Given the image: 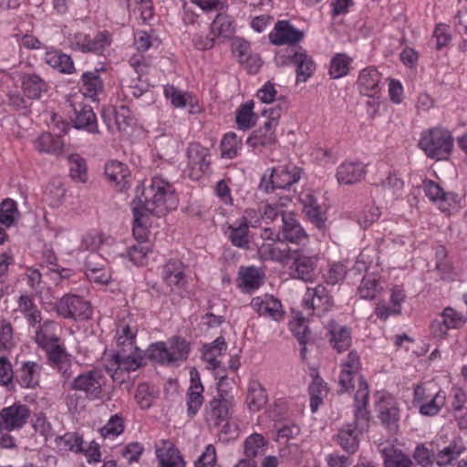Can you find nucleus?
Returning <instances> with one entry per match:
<instances>
[{
	"label": "nucleus",
	"instance_id": "nucleus-1",
	"mask_svg": "<svg viewBox=\"0 0 467 467\" xmlns=\"http://www.w3.org/2000/svg\"><path fill=\"white\" fill-rule=\"evenodd\" d=\"M368 385L363 377L358 379V389L355 395L354 421L343 425L335 436V441L348 454H354L359 447L358 433L367 431L369 427Z\"/></svg>",
	"mask_w": 467,
	"mask_h": 467
},
{
	"label": "nucleus",
	"instance_id": "nucleus-2",
	"mask_svg": "<svg viewBox=\"0 0 467 467\" xmlns=\"http://www.w3.org/2000/svg\"><path fill=\"white\" fill-rule=\"evenodd\" d=\"M136 192L132 205L140 206L149 214L161 217L177 207L174 187L160 177L152 178L147 187H137Z\"/></svg>",
	"mask_w": 467,
	"mask_h": 467
},
{
	"label": "nucleus",
	"instance_id": "nucleus-3",
	"mask_svg": "<svg viewBox=\"0 0 467 467\" xmlns=\"http://www.w3.org/2000/svg\"><path fill=\"white\" fill-rule=\"evenodd\" d=\"M418 145L429 158L447 160L452 150L453 140L449 130L432 128L422 131Z\"/></svg>",
	"mask_w": 467,
	"mask_h": 467
},
{
	"label": "nucleus",
	"instance_id": "nucleus-4",
	"mask_svg": "<svg viewBox=\"0 0 467 467\" xmlns=\"http://www.w3.org/2000/svg\"><path fill=\"white\" fill-rule=\"evenodd\" d=\"M225 380L226 376H220L217 383V395L206 408V420L215 427L230 418L234 407V398L228 397L227 391L221 389Z\"/></svg>",
	"mask_w": 467,
	"mask_h": 467
},
{
	"label": "nucleus",
	"instance_id": "nucleus-5",
	"mask_svg": "<svg viewBox=\"0 0 467 467\" xmlns=\"http://www.w3.org/2000/svg\"><path fill=\"white\" fill-rule=\"evenodd\" d=\"M57 313L67 319H88L92 315L90 305L81 296L65 295L56 304Z\"/></svg>",
	"mask_w": 467,
	"mask_h": 467
},
{
	"label": "nucleus",
	"instance_id": "nucleus-6",
	"mask_svg": "<svg viewBox=\"0 0 467 467\" xmlns=\"http://www.w3.org/2000/svg\"><path fill=\"white\" fill-rule=\"evenodd\" d=\"M441 320L431 323V333L434 337L444 338L450 329H459L467 322V317L451 306H446L441 313Z\"/></svg>",
	"mask_w": 467,
	"mask_h": 467
},
{
	"label": "nucleus",
	"instance_id": "nucleus-7",
	"mask_svg": "<svg viewBox=\"0 0 467 467\" xmlns=\"http://www.w3.org/2000/svg\"><path fill=\"white\" fill-rule=\"evenodd\" d=\"M376 411L386 430L396 434L399 431L400 409L395 399L389 394H381L376 403Z\"/></svg>",
	"mask_w": 467,
	"mask_h": 467
},
{
	"label": "nucleus",
	"instance_id": "nucleus-8",
	"mask_svg": "<svg viewBox=\"0 0 467 467\" xmlns=\"http://www.w3.org/2000/svg\"><path fill=\"white\" fill-rule=\"evenodd\" d=\"M305 309L321 317L330 311L334 306L333 297L323 285L315 287H307L303 298Z\"/></svg>",
	"mask_w": 467,
	"mask_h": 467
},
{
	"label": "nucleus",
	"instance_id": "nucleus-9",
	"mask_svg": "<svg viewBox=\"0 0 467 467\" xmlns=\"http://www.w3.org/2000/svg\"><path fill=\"white\" fill-rule=\"evenodd\" d=\"M102 374L99 370H88L79 374L70 383V389L85 394V398L94 400L102 395Z\"/></svg>",
	"mask_w": 467,
	"mask_h": 467
},
{
	"label": "nucleus",
	"instance_id": "nucleus-10",
	"mask_svg": "<svg viewBox=\"0 0 467 467\" xmlns=\"http://www.w3.org/2000/svg\"><path fill=\"white\" fill-rule=\"evenodd\" d=\"M290 260L293 264L290 267L293 278L300 279L306 283L313 282L317 276L316 269L318 257L306 255L302 249H294Z\"/></svg>",
	"mask_w": 467,
	"mask_h": 467
},
{
	"label": "nucleus",
	"instance_id": "nucleus-11",
	"mask_svg": "<svg viewBox=\"0 0 467 467\" xmlns=\"http://www.w3.org/2000/svg\"><path fill=\"white\" fill-rule=\"evenodd\" d=\"M188 168L191 170L189 176L198 180L202 174L210 171V150L198 142H192L187 149Z\"/></svg>",
	"mask_w": 467,
	"mask_h": 467
},
{
	"label": "nucleus",
	"instance_id": "nucleus-12",
	"mask_svg": "<svg viewBox=\"0 0 467 467\" xmlns=\"http://www.w3.org/2000/svg\"><path fill=\"white\" fill-rule=\"evenodd\" d=\"M30 417V410L26 405L14 403L0 410V429L6 431L22 429Z\"/></svg>",
	"mask_w": 467,
	"mask_h": 467
},
{
	"label": "nucleus",
	"instance_id": "nucleus-13",
	"mask_svg": "<svg viewBox=\"0 0 467 467\" xmlns=\"http://www.w3.org/2000/svg\"><path fill=\"white\" fill-rule=\"evenodd\" d=\"M111 367H115V373L119 371H135L144 365V356L140 348L130 349L121 347L112 354L110 359Z\"/></svg>",
	"mask_w": 467,
	"mask_h": 467
},
{
	"label": "nucleus",
	"instance_id": "nucleus-14",
	"mask_svg": "<svg viewBox=\"0 0 467 467\" xmlns=\"http://www.w3.org/2000/svg\"><path fill=\"white\" fill-rule=\"evenodd\" d=\"M282 226L279 229L282 243L301 244L307 241L308 235L294 213H281Z\"/></svg>",
	"mask_w": 467,
	"mask_h": 467
},
{
	"label": "nucleus",
	"instance_id": "nucleus-15",
	"mask_svg": "<svg viewBox=\"0 0 467 467\" xmlns=\"http://www.w3.org/2000/svg\"><path fill=\"white\" fill-rule=\"evenodd\" d=\"M305 33L294 27L287 20H279L275 29L268 36L269 40L275 46L296 45L304 38Z\"/></svg>",
	"mask_w": 467,
	"mask_h": 467
},
{
	"label": "nucleus",
	"instance_id": "nucleus-16",
	"mask_svg": "<svg viewBox=\"0 0 467 467\" xmlns=\"http://www.w3.org/2000/svg\"><path fill=\"white\" fill-rule=\"evenodd\" d=\"M161 276L171 290L184 289L188 284L185 265L179 259H170L162 267Z\"/></svg>",
	"mask_w": 467,
	"mask_h": 467
},
{
	"label": "nucleus",
	"instance_id": "nucleus-17",
	"mask_svg": "<svg viewBox=\"0 0 467 467\" xmlns=\"http://www.w3.org/2000/svg\"><path fill=\"white\" fill-rule=\"evenodd\" d=\"M326 328L330 346L337 353H343L350 348L352 342L350 327L341 326L332 319L327 323Z\"/></svg>",
	"mask_w": 467,
	"mask_h": 467
},
{
	"label": "nucleus",
	"instance_id": "nucleus-18",
	"mask_svg": "<svg viewBox=\"0 0 467 467\" xmlns=\"http://www.w3.org/2000/svg\"><path fill=\"white\" fill-rule=\"evenodd\" d=\"M287 58L296 66V83L307 81L316 71V63L302 47L289 54Z\"/></svg>",
	"mask_w": 467,
	"mask_h": 467
},
{
	"label": "nucleus",
	"instance_id": "nucleus-19",
	"mask_svg": "<svg viewBox=\"0 0 467 467\" xmlns=\"http://www.w3.org/2000/svg\"><path fill=\"white\" fill-rule=\"evenodd\" d=\"M357 87L360 94L375 98L381 90V74L374 67L363 68L359 72Z\"/></svg>",
	"mask_w": 467,
	"mask_h": 467
},
{
	"label": "nucleus",
	"instance_id": "nucleus-20",
	"mask_svg": "<svg viewBox=\"0 0 467 467\" xmlns=\"http://www.w3.org/2000/svg\"><path fill=\"white\" fill-rule=\"evenodd\" d=\"M250 306L259 316L269 317L274 321H279L285 315L281 302L273 296H265L264 298L254 297Z\"/></svg>",
	"mask_w": 467,
	"mask_h": 467
},
{
	"label": "nucleus",
	"instance_id": "nucleus-21",
	"mask_svg": "<svg viewBox=\"0 0 467 467\" xmlns=\"http://www.w3.org/2000/svg\"><path fill=\"white\" fill-rule=\"evenodd\" d=\"M191 386L187 391V414L192 418L195 416L203 403V386L196 368L190 371Z\"/></svg>",
	"mask_w": 467,
	"mask_h": 467
},
{
	"label": "nucleus",
	"instance_id": "nucleus-22",
	"mask_svg": "<svg viewBox=\"0 0 467 467\" xmlns=\"http://www.w3.org/2000/svg\"><path fill=\"white\" fill-rule=\"evenodd\" d=\"M367 173L366 165L360 161H345L337 170L339 184L350 185L360 182Z\"/></svg>",
	"mask_w": 467,
	"mask_h": 467
},
{
	"label": "nucleus",
	"instance_id": "nucleus-23",
	"mask_svg": "<svg viewBox=\"0 0 467 467\" xmlns=\"http://www.w3.org/2000/svg\"><path fill=\"white\" fill-rule=\"evenodd\" d=\"M164 96L171 100L175 108H189V113L195 114L200 111V106L195 97L190 92H183L172 85L164 87Z\"/></svg>",
	"mask_w": 467,
	"mask_h": 467
},
{
	"label": "nucleus",
	"instance_id": "nucleus-24",
	"mask_svg": "<svg viewBox=\"0 0 467 467\" xmlns=\"http://www.w3.org/2000/svg\"><path fill=\"white\" fill-rule=\"evenodd\" d=\"M104 70L105 68L101 67L99 69L96 68L82 74L80 90L86 98L95 100L104 91V81L99 75V72Z\"/></svg>",
	"mask_w": 467,
	"mask_h": 467
},
{
	"label": "nucleus",
	"instance_id": "nucleus-25",
	"mask_svg": "<svg viewBox=\"0 0 467 467\" xmlns=\"http://www.w3.org/2000/svg\"><path fill=\"white\" fill-rule=\"evenodd\" d=\"M105 175L108 180L124 191L130 186V171L126 164L119 161H109L105 164Z\"/></svg>",
	"mask_w": 467,
	"mask_h": 467
},
{
	"label": "nucleus",
	"instance_id": "nucleus-26",
	"mask_svg": "<svg viewBox=\"0 0 467 467\" xmlns=\"http://www.w3.org/2000/svg\"><path fill=\"white\" fill-rule=\"evenodd\" d=\"M232 244L242 249L249 248V221L242 217L234 224H229L225 233Z\"/></svg>",
	"mask_w": 467,
	"mask_h": 467
},
{
	"label": "nucleus",
	"instance_id": "nucleus-27",
	"mask_svg": "<svg viewBox=\"0 0 467 467\" xmlns=\"http://www.w3.org/2000/svg\"><path fill=\"white\" fill-rule=\"evenodd\" d=\"M47 359L50 366L56 368L66 379L71 377V361L63 346L57 343L50 346Z\"/></svg>",
	"mask_w": 467,
	"mask_h": 467
},
{
	"label": "nucleus",
	"instance_id": "nucleus-28",
	"mask_svg": "<svg viewBox=\"0 0 467 467\" xmlns=\"http://www.w3.org/2000/svg\"><path fill=\"white\" fill-rule=\"evenodd\" d=\"M276 128L264 122V124L253 131L248 137L246 144L251 148L269 147L276 143Z\"/></svg>",
	"mask_w": 467,
	"mask_h": 467
},
{
	"label": "nucleus",
	"instance_id": "nucleus-29",
	"mask_svg": "<svg viewBox=\"0 0 467 467\" xmlns=\"http://www.w3.org/2000/svg\"><path fill=\"white\" fill-rule=\"evenodd\" d=\"M301 171L296 166H292L291 168L280 166L271 169V177H274L275 190L289 189L299 181Z\"/></svg>",
	"mask_w": 467,
	"mask_h": 467
},
{
	"label": "nucleus",
	"instance_id": "nucleus-30",
	"mask_svg": "<svg viewBox=\"0 0 467 467\" xmlns=\"http://www.w3.org/2000/svg\"><path fill=\"white\" fill-rule=\"evenodd\" d=\"M41 366L35 361H25L16 371V380L23 388L33 389L38 385Z\"/></svg>",
	"mask_w": 467,
	"mask_h": 467
},
{
	"label": "nucleus",
	"instance_id": "nucleus-31",
	"mask_svg": "<svg viewBox=\"0 0 467 467\" xmlns=\"http://www.w3.org/2000/svg\"><path fill=\"white\" fill-rule=\"evenodd\" d=\"M300 201L308 221L319 230H323L326 226V218L317 199L312 194L306 193L300 198Z\"/></svg>",
	"mask_w": 467,
	"mask_h": 467
},
{
	"label": "nucleus",
	"instance_id": "nucleus-32",
	"mask_svg": "<svg viewBox=\"0 0 467 467\" xmlns=\"http://www.w3.org/2000/svg\"><path fill=\"white\" fill-rule=\"evenodd\" d=\"M210 30L211 35H214L216 38L228 39L235 32L234 19L226 11L220 12L211 24Z\"/></svg>",
	"mask_w": 467,
	"mask_h": 467
},
{
	"label": "nucleus",
	"instance_id": "nucleus-33",
	"mask_svg": "<svg viewBox=\"0 0 467 467\" xmlns=\"http://www.w3.org/2000/svg\"><path fill=\"white\" fill-rule=\"evenodd\" d=\"M21 81L24 95L29 99H39L48 88L47 83L36 74H24Z\"/></svg>",
	"mask_w": 467,
	"mask_h": 467
},
{
	"label": "nucleus",
	"instance_id": "nucleus-34",
	"mask_svg": "<svg viewBox=\"0 0 467 467\" xmlns=\"http://www.w3.org/2000/svg\"><path fill=\"white\" fill-rule=\"evenodd\" d=\"M45 62L62 74H72L76 70L71 57L57 49L46 52Z\"/></svg>",
	"mask_w": 467,
	"mask_h": 467
},
{
	"label": "nucleus",
	"instance_id": "nucleus-35",
	"mask_svg": "<svg viewBox=\"0 0 467 467\" xmlns=\"http://www.w3.org/2000/svg\"><path fill=\"white\" fill-rule=\"evenodd\" d=\"M35 333V342L42 349H47L50 346L57 344L59 337L56 334L57 324L53 320L41 321Z\"/></svg>",
	"mask_w": 467,
	"mask_h": 467
},
{
	"label": "nucleus",
	"instance_id": "nucleus-36",
	"mask_svg": "<svg viewBox=\"0 0 467 467\" xmlns=\"http://www.w3.org/2000/svg\"><path fill=\"white\" fill-rule=\"evenodd\" d=\"M76 116L73 119L74 127L78 130H85L89 133L99 132L96 114L88 105H83L79 109H75Z\"/></svg>",
	"mask_w": 467,
	"mask_h": 467
},
{
	"label": "nucleus",
	"instance_id": "nucleus-37",
	"mask_svg": "<svg viewBox=\"0 0 467 467\" xmlns=\"http://www.w3.org/2000/svg\"><path fill=\"white\" fill-rule=\"evenodd\" d=\"M422 188L425 195L431 201L439 202L441 211H449V201L453 198L452 193L446 192L444 190L435 182L431 180H424L422 182Z\"/></svg>",
	"mask_w": 467,
	"mask_h": 467
},
{
	"label": "nucleus",
	"instance_id": "nucleus-38",
	"mask_svg": "<svg viewBox=\"0 0 467 467\" xmlns=\"http://www.w3.org/2000/svg\"><path fill=\"white\" fill-rule=\"evenodd\" d=\"M266 390L258 379H251L248 383L246 402L250 410L258 411L267 402Z\"/></svg>",
	"mask_w": 467,
	"mask_h": 467
},
{
	"label": "nucleus",
	"instance_id": "nucleus-39",
	"mask_svg": "<svg viewBox=\"0 0 467 467\" xmlns=\"http://www.w3.org/2000/svg\"><path fill=\"white\" fill-rule=\"evenodd\" d=\"M465 447L460 440H453L450 444L440 450L434 457L439 467H449L464 451Z\"/></svg>",
	"mask_w": 467,
	"mask_h": 467
},
{
	"label": "nucleus",
	"instance_id": "nucleus-40",
	"mask_svg": "<svg viewBox=\"0 0 467 467\" xmlns=\"http://www.w3.org/2000/svg\"><path fill=\"white\" fill-rule=\"evenodd\" d=\"M133 227L132 234L134 238L140 244H144L148 239L150 224L149 213L142 210L140 206L132 205Z\"/></svg>",
	"mask_w": 467,
	"mask_h": 467
},
{
	"label": "nucleus",
	"instance_id": "nucleus-41",
	"mask_svg": "<svg viewBox=\"0 0 467 467\" xmlns=\"http://www.w3.org/2000/svg\"><path fill=\"white\" fill-rule=\"evenodd\" d=\"M277 242L263 243L258 248V254L263 260H273L284 263L290 260L294 249H281L276 245Z\"/></svg>",
	"mask_w": 467,
	"mask_h": 467
},
{
	"label": "nucleus",
	"instance_id": "nucleus-42",
	"mask_svg": "<svg viewBox=\"0 0 467 467\" xmlns=\"http://www.w3.org/2000/svg\"><path fill=\"white\" fill-rule=\"evenodd\" d=\"M267 445L268 441L262 434L249 435L244 441V459L254 461V458L264 455Z\"/></svg>",
	"mask_w": 467,
	"mask_h": 467
},
{
	"label": "nucleus",
	"instance_id": "nucleus-43",
	"mask_svg": "<svg viewBox=\"0 0 467 467\" xmlns=\"http://www.w3.org/2000/svg\"><path fill=\"white\" fill-rule=\"evenodd\" d=\"M17 303L18 310L22 313L30 327H35L36 325L41 323V312L34 303V300L31 296L27 295H21Z\"/></svg>",
	"mask_w": 467,
	"mask_h": 467
},
{
	"label": "nucleus",
	"instance_id": "nucleus-44",
	"mask_svg": "<svg viewBox=\"0 0 467 467\" xmlns=\"http://www.w3.org/2000/svg\"><path fill=\"white\" fill-rule=\"evenodd\" d=\"M381 454L384 467H415L412 460L400 449L386 447Z\"/></svg>",
	"mask_w": 467,
	"mask_h": 467
},
{
	"label": "nucleus",
	"instance_id": "nucleus-45",
	"mask_svg": "<svg viewBox=\"0 0 467 467\" xmlns=\"http://www.w3.org/2000/svg\"><path fill=\"white\" fill-rule=\"evenodd\" d=\"M34 145L39 152L57 154L61 151L64 143L61 135L43 133L35 140Z\"/></svg>",
	"mask_w": 467,
	"mask_h": 467
},
{
	"label": "nucleus",
	"instance_id": "nucleus-46",
	"mask_svg": "<svg viewBox=\"0 0 467 467\" xmlns=\"http://www.w3.org/2000/svg\"><path fill=\"white\" fill-rule=\"evenodd\" d=\"M254 101L249 100L237 109L235 120L240 130H247L256 124L258 117L254 112Z\"/></svg>",
	"mask_w": 467,
	"mask_h": 467
},
{
	"label": "nucleus",
	"instance_id": "nucleus-47",
	"mask_svg": "<svg viewBox=\"0 0 467 467\" xmlns=\"http://www.w3.org/2000/svg\"><path fill=\"white\" fill-rule=\"evenodd\" d=\"M125 431L124 418L117 413L112 415L107 423L99 430L103 439L114 440Z\"/></svg>",
	"mask_w": 467,
	"mask_h": 467
},
{
	"label": "nucleus",
	"instance_id": "nucleus-48",
	"mask_svg": "<svg viewBox=\"0 0 467 467\" xmlns=\"http://www.w3.org/2000/svg\"><path fill=\"white\" fill-rule=\"evenodd\" d=\"M136 335V326H130L124 322L119 323L117 328V342L119 348L123 347L137 350L139 348L135 346Z\"/></svg>",
	"mask_w": 467,
	"mask_h": 467
},
{
	"label": "nucleus",
	"instance_id": "nucleus-49",
	"mask_svg": "<svg viewBox=\"0 0 467 467\" xmlns=\"http://www.w3.org/2000/svg\"><path fill=\"white\" fill-rule=\"evenodd\" d=\"M69 175L75 182H86L88 180L87 164L84 158L78 154H70L67 157Z\"/></svg>",
	"mask_w": 467,
	"mask_h": 467
},
{
	"label": "nucleus",
	"instance_id": "nucleus-50",
	"mask_svg": "<svg viewBox=\"0 0 467 467\" xmlns=\"http://www.w3.org/2000/svg\"><path fill=\"white\" fill-rule=\"evenodd\" d=\"M56 444L60 450L79 453L83 451V438L76 432H67L56 438Z\"/></svg>",
	"mask_w": 467,
	"mask_h": 467
},
{
	"label": "nucleus",
	"instance_id": "nucleus-51",
	"mask_svg": "<svg viewBox=\"0 0 467 467\" xmlns=\"http://www.w3.org/2000/svg\"><path fill=\"white\" fill-rule=\"evenodd\" d=\"M427 402L422 403L418 409L419 412L424 416H435L445 405L446 397L443 391L439 390L429 398Z\"/></svg>",
	"mask_w": 467,
	"mask_h": 467
},
{
	"label": "nucleus",
	"instance_id": "nucleus-52",
	"mask_svg": "<svg viewBox=\"0 0 467 467\" xmlns=\"http://www.w3.org/2000/svg\"><path fill=\"white\" fill-rule=\"evenodd\" d=\"M168 351L171 363L183 361L188 358L190 345L184 338L174 337L170 341Z\"/></svg>",
	"mask_w": 467,
	"mask_h": 467
},
{
	"label": "nucleus",
	"instance_id": "nucleus-53",
	"mask_svg": "<svg viewBox=\"0 0 467 467\" xmlns=\"http://www.w3.org/2000/svg\"><path fill=\"white\" fill-rule=\"evenodd\" d=\"M240 283L239 286L245 291L257 289L260 285V272L254 266L242 268L239 272Z\"/></svg>",
	"mask_w": 467,
	"mask_h": 467
},
{
	"label": "nucleus",
	"instance_id": "nucleus-54",
	"mask_svg": "<svg viewBox=\"0 0 467 467\" xmlns=\"http://www.w3.org/2000/svg\"><path fill=\"white\" fill-rule=\"evenodd\" d=\"M436 269L442 280L451 281L454 279V271L451 263L447 258V252L441 246L436 250Z\"/></svg>",
	"mask_w": 467,
	"mask_h": 467
},
{
	"label": "nucleus",
	"instance_id": "nucleus-55",
	"mask_svg": "<svg viewBox=\"0 0 467 467\" xmlns=\"http://www.w3.org/2000/svg\"><path fill=\"white\" fill-rule=\"evenodd\" d=\"M352 59L346 54H336L330 62L329 75L332 78H340L348 74Z\"/></svg>",
	"mask_w": 467,
	"mask_h": 467
},
{
	"label": "nucleus",
	"instance_id": "nucleus-56",
	"mask_svg": "<svg viewBox=\"0 0 467 467\" xmlns=\"http://www.w3.org/2000/svg\"><path fill=\"white\" fill-rule=\"evenodd\" d=\"M161 467H184V462L179 451L173 447L156 451Z\"/></svg>",
	"mask_w": 467,
	"mask_h": 467
},
{
	"label": "nucleus",
	"instance_id": "nucleus-57",
	"mask_svg": "<svg viewBox=\"0 0 467 467\" xmlns=\"http://www.w3.org/2000/svg\"><path fill=\"white\" fill-rule=\"evenodd\" d=\"M19 216L16 202L12 199H5L0 204V223L10 227Z\"/></svg>",
	"mask_w": 467,
	"mask_h": 467
},
{
	"label": "nucleus",
	"instance_id": "nucleus-58",
	"mask_svg": "<svg viewBox=\"0 0 467 467\" xmlns=\"http://www.w3.org/2000/svg\"><path fill=\"white\" fill-rule=\"evenodd\" d=\"M112 42L111 35L108 31L99 32L94 38H88V53H95L100 55L110 46Z\"/></svg>",
	"mask_w": 467,
	"mask_h": 467
},
{
	"label": "nucleus",
	"instance_id": "nucleus-59",
	"mask_svg": "<svg viewBox=\"0 0 467 467\" xmlns=\"http://www.w3.org/2000/svg\"><path fill=\"white\" fill-rule=\"evenodd\" d=\"M146 356L152 361H156L161 364H171L168 348L164 342L151 344L146 351Z\"/></svg>",
	"mask_w": 467,
	"mask_h": 467
},
{
	"label": "nucleus",
	"instance_id": "nucleus-60",
	"mask_svg": "<svg viewBox=\"0 0 467 467\" xmlns=\"http://www.w3.org/2000/svg\"><path fill=\"white\" fill-rule=\"evenodd\" d=\"M240 140L235 133L230 132L223 136L221 141L222 156L233 159L237 155Z\"/></svg>",
	"mask_w": 467,
	"mask_h": 467
},
{
	"label": "nucleus",
	"instance_id": "nucleus-61",
	"mask_svg": "<svg viewBox=\"0 0 467 467\" xmlns=\"http://www.w3.org/2000/svg\"><path fill=\"white\" fill-rule=\"evenodd\" d=\"M379 290V285L376 278L365 276L358 288V294L360 298L372 300Z\"/></svg>",
	"mask_w": 467,
	"mask_h": 467
},
{
	"label": "nucleus",
	"instance_id": "nucleus-62",
	"mask_svg": "<svg viewBox=\"0 0 467 467\" xmlns=\"http://www.w3.org/2000/svg\"><path fill=\"white\" fill-rule=\"evenodd\" d=\"M290 329L300 345H306L310 339V329L303 317L289 323Z\"/></svg>",
	"mask_w": 467,
	"mask_h": 467
},
{
	"label": "nucleus",
	"instance_id": "nucleus-63",
	"mask_svg": "<svg viewBox=\"0 0 467 467\" xmlns=\"http://www.w3.org/2000/svg\"><path fill=\"white\" fill-rule=\"evenodd\" d=\"M150 248L145 244L139 243L127 249V256L135 265L145 264Z\"/></svg>",
	"mask_w": 467,
	"mask_h": 467
},
{
	"label": "nucleus",
	"instance_id": "nucleus-64",
	"mask_svg": "<svg viewBox=\"0 0 467 467\" xmlns=\"http://www.w3.org/2000/svg\"><path fill=\"white\" fill-rule=\"evenodd\" d=\"M412 456L421 467H431L434 463L435 454L424 444L417 445Z\"/></svg>",
	"mask_w": 467,
	"mask_h": 467
}]
</instances>
